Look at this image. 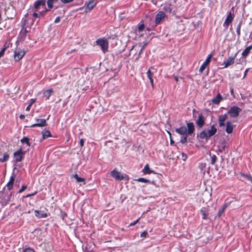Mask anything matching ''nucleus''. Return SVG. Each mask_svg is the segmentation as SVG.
<instances>
[{"instance_id": "f257e3e1", "label": "nucleus", "mask_w": 252, "mask_h": 252, "mask_svg": "<svg viewBox=\"0 0 252 252\" xmlns=\"http://www.w3.org/2000/svg\"><path fill=\"white\" fill-rule=\"evenodd\" d=\"M217 131V129L214 125L211 126V128L208 130H202L199 134H197V137L201 139H205L207 141L209 138L214 135Z\"/></svg>"}, {"instance_id": "f03ea898", "label": "nucleus", "mask_w": 252, "mask_h": 252, "mask_svg": "<svg viewBox=\"0 0 252 252\" xmlns=\"http://www.w3.org/2000/svg\"><path fill=\"white\" fill-rule=\"evenodd\" d=\"M5 188L3 190L0 191V203L2 206H5L10 200L12 192L9 194L4 191Z\"/></svg>"}, {"instance_id": "7ed1b4c3", "label": "nucleus", "mask_w": 252, "mask_h": 252, "mask_svg": "<svg viewBox=\"0 0 252 252\" xmlns=\"http://www.w3.org/2000/svg\"><path fill=\"white\" fill-rule=\"evenodd\" d=\"M241 111L242 109L238 106H233L227 111V114L230 115V117L235 118L239 116Z\"/></svg>"}, {"instance_id": "20e7f679", "label": "nucleus", "mask_w": 252, "mask_h": 252, "mask_svg": "<svg viewBox=\"0 0 252 252\" xmlns=\"http://www.w3.org/2000/svg\"><path fill=\"white\" fill-rule=\"evenodd\" d=\"M96 44L100 46L103 53H105L108 51V43L106 39L103 38L98 39L96 41Z\"/></svg>"}, {"instance_id": "39448f33", "label": "nucleus", "mask_w": 252, "mask_h": 252, "mask_svg": "<svg viewBox=\"0 0 252 252\" xmlns=\"http://www.w3.org/2000/svg\"><path fill=\"white\" fill-rule=\"evenodd\" d=\"M29 32V31H28L27 28H25V26H23L18 35V41L21 42H23L26 39V38L27 36V34Z\"/></svg>"}, {"instance_id": "423d86ee", "label": "nucleus", "mask_w": 252, "mask_h": 252, "mask_svg": "<svg viewBox=\"0 0 252 252\" xmlns=\"http://www.w3.org/2000/svg\"><path fill=\"white\" fill-rule=\"evenodd\" d=\"M25 152L23 151L22 148H20L17 151L14 153L13 156L15 158L14 161L19 162L22 160L24 157Z\"/></svg>"}, {"instance_id": "0eeeda50", "label": "nucleus", "mask_w": 252, "mask_h": 252, "mask_svg": "<svg viewBox=\"0 0 252 252\" xmlns=\"http://www.w3.org/2000/svg\"><path fill=\"white\" fill-rule=\"evenodd\" d=\"M35 121L36 122V123H35V124L31 125L30 127H43V126H47L46 120H45V119H35Z\"/></svg>"}, {"instance_id": "6e6552de", "label": "nucleus", "mask_w": 252, "mask_h": 252, "mask_svg": "<svg viewBox=\"0 0 252 252\" xmlns=\"http://www.w3.org/2000/svg\"><path fill=\"white\" fill-rule=\"evenodd\" d=\"M111 175L117 181H121L124 179V176L115 169L111 172Z\"/></svg>"}, {"instance_id": "1a4fd4ad", "label": "nucleus", "mask_w": 252, "mask_h": 252, "mask_svg": "<svg viewBox=\"0 0 252 252\" xmlns=\"http://www.w3.org/2000/svg\"><path fill=\"white\" fill-rule=\"evenodd\" d=\"M205 118L203 116L202 114H200L198 115V118L196 121V124L199 128H202L205 124Z\"/></svg>"}, {"instance_id": "9d476101", "label": "nucleus", "mask_w": 252, "mask_h": 252, "mask_svg": "<svg viewBox=\"0 0 252 252\" xmlns=\"http://www.w3.org/2000/svg\"><path fill=\"white\" fill-rule=\"evenodd\" d=\"M165 17V14L164 12L160 11L158 12L155 18V24L156 26L160 24L161 20Z\"/></svg>"}, {"instance_id": "9b49d317", "label": "nucleus", "mask_w": 252, "mask_h": 252, "mask_svg": "<svg viewBox=\"0 0 252 252\" xmlns=\"http://www.w3.org/2000/svg\"><path fill=\"white\" fill-rule=\"evenodd\" d=\"M25 52L24 50L19 51L15 50L14 52V58L16 62H18L25 55Z\"/></svg>"}, {"instance_id": "f8f14e48", "label": "nucleus", "mask_w": 252, "mask_h": 252, "mask_svg": "<svg viewBox=\"0 0 252 252\" xmlns=\"http://www.w3.org/2000/svg\"><path fill=\"white\" fill-rule=\"evenodd\" d=\"M46 0H37L34 2V8L36 11H37L40 8V6L45 7Z\"/></svg>"}, {"instance_id": "ddd939ff", "label": "nucleus", "mask_w": 252, "mask_h": 252, "mask_svg": "<svg viewBox=\"0 0 252 252\" xmlns=\"http://www.w3.org/2000/svg\"><path fill=\"white\" fill-rule=\"evenodd\" d=\"M96 4V3L94 0L86 2L84 5V6H86V12H89L92 10L95 6Z\"/></svg>"}, {"instance_id": "4468645a", "label": "nucleus", "mask_w": 252, "mask_h": 252, "mask_svg": "<svg viewBox=\"0 0 252 252\" xmlns=\"http://www.w3.org/2000/svg\"><path fill=\"white\" fill-rule=\"evenodd\" d=\"M212 57V55L211 54H209L208 55V56L207 57L205 61L200 66L199 70V72L202 73L203 71V70L205 69L206 66L210 63Z\"/></svg>"}, {"instance_id": "2eb2a0df", "label": "nucleus", "mask_w": 252, "mask_h": 252, "mask_svg": "<svg viewBox=\"0 0 252 252\" xmlns=\"http://www.w3.org/2000/svg\"><path fill=\"white\" fill-rule=\"evenodd\" d=\"M187 134L191 135L194 131V126L192 122L187 123Z\"/></svg>"}, {"instance_id": "dca6fc26", "label": "nucleus", "mask_w": 252, "mask_h": 252, "mask_svg": "<svg viewBox=\"0 0 252 252\" xmlns=\"http://www.w3.org/2000/svg\"><path fill=\"white\" fill-rule=\"evenodd\" d=\"M234 19V16L232 15L231 12H230L227 16V17L223 23V26H228L230 25Z\"/></svg>"}, {"instance_id": "f3484780", "label": "nucleus", "mask_w": 252, "mask_h": 252, "mask_svg": "<svg viewBox=\"0 0 252 252\" xmlns=\"http://www.w3.org/2000/svg\"><path fill=\"white\" fill-rule=\"evenodd\" d=\"M15 175L14 173H12V175L10 177L9 182L6 184V186L8 190H10L13 186L14 181L15 180Z\"/></svg>"}, {"instance_id": "a211bd4d", "label": "nucleus", "mask_w": 252, "mask_h": 252, "mask_svg": "<svg viewBox=\"0 0 252 252\" xmlns=\"http://www.w3.org/2000/svg\"><path fill=\"white\" fill-rule=\"evenodd\" d=\"M15 175L14 173H12V175L10 177L9 182L6 184V186L8 190H10L13 186L14 181L15 180Z\"/></svg>"}, {"instance_id": "6ab92c4d", "label": "nucleus", "mask_w": 252, "mask_h": 252, "mask_svg": "<svg viewBox=\"0 0 252 252\" xmlns=\"http://www.w3.org/2000/svg\"><path fill=\"white\" fill-rule=\"evenodd\" d=\"M35 216L38 218H45L48 216V214L43 211L35 210L34 211Z\"/></svg>"}, {"instance_id": "aec40b11", "label": "nucleus", "mask_w": 252, "mask_h": 252, "mask_svg": "<svg viewBox=\"0 0 252 252\" xmlns=\"http://www.w3.org/2000/svg\"><path fill=\"white\" fill-rule=\"evenodd\" d=\"M236 56V54L234 57H229L226 61L224 62V67H227L234 63Z\"/></svg>"}, {"instance_id": "412c9836", "label": "nucleus", "mask_w": 252, "mask_h": 252, "mask_svg": "<svg viewBox=\"0 0 252 252\" xmlns=\"http://www.w3.org/2000/svg\"><path fill=\"white\" fill-rule=\"evenodd\" d=\"M175 131L177 133L181 135H185L187 134V129L185 126H181L178 128H176Z\"/></svg>"}, {"instance_id": "4be33fe9", "label": "nucleus", "mask_w": 252, "mask_h": 252, "mask_svg": "<svg viewBox=\"0 0 252 252\" xmlns=\"http://www.w3.org/2000/svg\"><path fill=\"white\" fill-rule=\"evenodd\" d=\"M233 130V126L232 125L230 121H227L226 124L225 131L227 133L230 134L232 132Z\"/></svg>"}, {"instance_id": "5701e85b", "label": "nucleus", "mask_w": 252, "mask_h": 252, "mask_svg": "<svg viewBox=\"0 0 252 252\" xmlns=\"http://www.w3.org/2000/svg\"><path fill=\"white\" fill-rule=\"evenodd\" d=\"M142 172L144 174L156 173V172L154 170H153L150 168L148 164H147L145 165L144 168L142 170Z\"/></svg>"}, {"instance_id": "b1692460", "label": "nucleus", "mask_w": 252, "mask_h": 252, "mask_svg": "<svg viewBox=\"0 0 252 252\" xmlns=\"http://www.w3.org/2000/svg\"><path fill=\"white\" fill-rule=\"evenodd\" d=\"M222 98L220 94H218L217 96L212 99V102L214 104H219Z\"/></svg>"}, {"instance_id": "393cba45", "label": "nucleus", "mask_w": 252, "mask_h": 252, "mask_svg": "<svg viewBox=\"0 0 252 252\" xmlns=\"http://www.w3.org/2000/svg\"><path fill=\"white\" fill-rule=\"evenodd\" d=\"M252 49V45L247 47L242 52V55L243 57H246L250 53L251 50Z\"/></svg>"}, {"instance_id": "a878e982", "label": "nucleus", "mask_w": 252, "mask_h": 252, "mask_svg": "<svg viewBox=\"0 0 252 252\" xmlns=\"http://www.w3.org/2000/svg\"><path fill=\"white\" fill-rule=\"evenodd\" d=\"M42 139H44L52 136L50 132L48 130L44 129L42 131Z\"/></svg>"}, {"instance_id": "bb28decb", "label": "nucleus", "mask_w": 252, "mask_h": 252, "mask_svg": "<svg viewBox=\"0 0 252 252\" xmlns=\"http://www.w3.org/2000/svg\"><path fill=\"white\" fill-rule=\"evenodd\" d=\"M53 92V90L52 89H48L46 90L43 93L44 97H46V99H48L51 96L52 93Z\"/></svg>"}, {"instance_id": "cd10ccee", "label": "nucleus", "mask_w": 252, "mask_h": 252, "mask_svg": "<svg viewBox=\"0 0 252 252\" xmlns=\"http://www.w3.org/2000/svg\"><path fill=\"white\" fill-rule=\"evenodd\" d=\"M227 205L226 204H224L221 208H220L218 212L216 217H220L222 214L224 212L225 209L226 208Z\"/></svg>"}, {"instance_id": "c85d7f7f", "label": "nucleus", "mask_w": 252, "mask_h": 252, "mask_svg": "<svg viewBox=\"0 0 252 252\" xmlns=\"http://www.w3.org/2000/svg\"><path fill=\"white\" fill-rule=\"evenodd\" d=\"M58 1V0H47V3L49 9H52L53 7L54 4L57 3Z\"/></svg>"}, {"instance_id": "c756f323", "label": "nucleus", "mask_w": 252, "mask_h": 252, "mask_svg": "<svg viewBox=\"0 0 252 252\" xmlns=\"http://www.w3.org/2000/svg\"><path fill=\"white\" fill-rule=\"evenodd\" d=\"M219 151L220 152H222L225 150V147H226V141L225 140H223L222 142H221L220 145L219 146Z\"/></svg>"}, {"instance_id": "7c9ffc66", "label": "nucleus", "mask_w": 252, "mask_h": 252, "mask_svg": "<svg viewBox=\"0 0 252 252\" xmlns=\"http://www.w3.org/2000/svg\"><path fill=\"white\" fill-rule=\"evenodd\" d=\"M73 176L76 180L78 183L83 182L84 184H86L85 179L84 178L79 177L77 174H74Z\"/></svg>"}, {"instance_id": "2f4dec72", "label": "nucleus", "mask_w": 252, "mask_h": 252, "mask_svg": "<svg viewBox=\"0 0 252 252\" xmlns=\"http://www.w3.org/2000/svg\"><path fill=\"white\" fill-rule=\"evenodd\" d=\"M9 158V155L8 153H5L3 155V157L2 158H0V162H4L6 161H7Z\"/></svg>"}, {"instance_id": "473e14b6", "label": "nucleus", "mask_w": 252, "mask_h": 252, "mask_svg": "<svg viewBox=\"0 0 252 252\" xmlns=\"http://www.w3.org/2000/svg\"><path fill=\"white\" fill-rule=\"evenodd\" d=\"M242 23H243V21H242V20H241L240 21L239 24L237 26L236 32H237V34L238 36H240V35L241 34V27L242 25Z\"/></svg>"}, {"instance_id": "72a5a7b5", "label": "nucleus", "mask_w": 252, "mask_h": 252, "mask_svg": "<svg viewBox=\"0 0 252 252\" xmlns=\"http://www.w3.org/2000/svg\"><path fill=\"white\" fill-rule=\"evenodd\" d=\"M240 175L242 177L246 178L247 180L252 183V177L250 175H248L247 174H245L243 173H240Z\"/></svg>"}, {"instance_id": "f704fd0d", "label": "nucleus", "mask_w": 252, "mask_h": 252, "mask_svg": "<svg viewBox=\"0 0 252 252\" xmlns=\"http://www.w3.org/2000/svg\"><path fill=\"white\" fill-rule=\"evenodd\" d=\"M225 121V120L224 119H223L222 118H221V117L219 116L218 121H219V126L220 127L224 126H225V124L224 123Z\"/></svg>"}, {"instance_id": "c9c22d12", "label": "nucleus", "mask_w": 252, "mask_h": 252, "mask_svg": "<svg viewBox=\"0 0 252 252\" xmlns=\"http://www.w3.org/2000/svg\"><path fill=\"white\" fill-rule=\"evenodd\" d=\"M21 142L22 143H26L27 145V146H30V145H31V144L29 142V139L27 137H24L21 140Z\"/></svg>"}, {"instance_id": "e433bc0d", "label": "nucleus", "mask_w": 252, "mask_h": 252, "mask_svg": "<svg viewBox=\"0 0 252 252\" xmlns=\"http://www.w3.org/2000/svg\"><path fill=\"white\" fill-rule=\"evenodd\" d=\"M200 213L202 216V219L205 220L206 219V208H203L200 210Z\"/></svg>"}, {"instance_id": "4c0bfd02", "label": "nucleus", "mask_w": 252, "mask_h": 252, "mask_svg": "<svg viewBox=\"0 0 252 252\" xmlns=\"http://www.w3.org/2000/svg\"><path fill=\"white\" fill-rule=\"evenodd\" d=\"M210 156H211V164L213 165L215 163L217 158V157L216 156V155H210Z\"/></svg>"}, {"instance_id": "58836bf2", "label": "nucleus", "mask_w": 252, "mask_h": 252, "mask_svg": "<svg viewBox=\"0 0 252 252\" xmlns=\"http://www.w3.org/2000/svg\"><path fill=\"white\" fill-rule=\"evenodd\" d=\"M164 10L166 12L171 13L172 12V8L170 5H166L164 7Z\"/></svg>"}, {"instance_id": "ea45409f", "label": "nucleus", "mask_w": 252, "mask_h": 252, "mask_svg": "<svg viewBox=\"0 0 252 252\" xmlns=\"http://www.w3.org/2000/svg\"><path fill=\"white\" fill-rule=\"evenodd\" d=\"M22 252H35V251L32 248L26 247L23 249Z\"/></svg>"}, {"instance_id": "a19ab883", "label": "nucleus", "mask_w": 252, "mask_h": 252, "mask_svg": "<svg viewBox=\"0 0 252 252\" xmlns=\"http://www.w3.org/2000/svg\"><path fill=\"white\" fill-rule=\"evenodd\" d=\"M136 181L140 182H144V183H150V181L144 178H139L136 180Z\"/></svg>"}, {"instance_id": "79ce46f5", "label": "nucleus", "mask_w": 252, "mask_h": 252, "mask_svg": "<svg viewBox=\"0 0 252 252\" xmlns=\"http://www.w3.org/2000/svg\"><path fill=\"white\" fill-rule=\"evenodd\" d=\"M180 142L183 144L186 143L187 142V134L185 135L184 136L182 137Z\"/></svg>"}, {"instance_id": "37998d69", "label": "nucleus", "mask_w": 252, "mask_h": 252, "mask_svg": "<svg viewBox=\"0 0 252 252\" xmlns=\"http://www.w3.org/2000/svg\"><path fill=\"white\" fill-rule=\"evenodd\" d=\"M27 189V186L23 185L21 187V188L18 190L17 193H21Z\"/></svg>"}, {"instance_id": "c03bdc74", "label": "nucleus", "mask_w": 252, "mask_h": 252, "mask_svg": "<svg viewBox=\"0 0 252 252\" xmlns=\"http://www.w3.org/2000/svg\"><path fill=\"white\" fill-rule=\"evenodd\" d=\"M147 75L149 79L152 78L153 74L150 69L147 71Z\"/></svg>"}, {"instance_id": "a18cd8bd", "label": "nucleus", "mask_w": 252, "mask_h": 252, "mask_svg": "<svg viewBox=\"0 0 252 252\" xmlns=\"http://www.w3.org/2000/svg\"><path fill=\"white\" fill-rule=\"evenodd\" d=\"M148 234V232L147 231H144L143 232L141 233L140 235V237L141 238H145Z\"/></svg>"}, {"instance_id": "49530a36", "label": "nucleus", "mask_w": 252, "mask_h": 252, "mask_svg": "<svg viewBox=\"0 0 252 252\" xmlns=\"http://www.w3.org/2000/svg\"><path fill=\"white\" fill-rule=\"evenodd\" d=\"M61 1L63 4H66L73 1L74 0H60Z\"/></svg>"}, {"instance_id": "de8ad7c7", "label": "nucleus", "mask_w": 252, "mask_h": 252, "mask_svg": "<svg viewBox=\"0 0 252 252\" xmlns=\"http://www.w3.org/2000/svg\"><path fill=\"white\" fill-rule=\"evenodd\" d=\"M144 28H145V26H144V25L143 24H141V25L139 26V27H138V31L139 32H141V31H142L144 30Z\"/></svg>"}, {"instance_id": "09e8293b", "label": "nucleus", "mask_w": 252, "mask_h": 252, "mask_svg": "<svg viewBox=\"0 0 252 252\" xmlns=\"http://www.w3.org/2000/svg\"><path fill=\"white\" fill-rule=\"evenodd\" d=\"M32 16L34 18H40L39 13H37L36 11H35L32 14Z\"/></svg>"}, {"instance_id": "8fccbe9b", "label": "nucleus", "mask_w": 252, "mask_h": 252, "mask_svg": "<svg viewBox=\"0 0 252 252\" xmlns=\"http://www.w3.org/2000/svg\"><path fill=\"white\" fill-rule=\"evenodd\" d=\"M187 158H188V156H187V154H186L184 153H182V158L183 160H184V161L186 160L187 159Z\"/></svg>"}, {"instance_id": "3c124183", "label": "nucleus", "mask_w": 252, "mask_h": 252, "mask_svg": "<svg viewBox=\"0 0 252 252\" xmlns=\"http://www.w3.org/2000/svg\"><path fill=\"white\" fill-rule=\"evenodd\" d=\"M140 219V218H139L138 219H137L136 220H135V221H134L133 222L130 223L129 224V226H133V225H135L139 221Z\"/></svg>"}, {"instance_id": "603ef678", "label": "nucleus", "mask_w": 252, "mask_h": 252, "mask_svg": "<svg viewBox=\"0 0 252 252\" xmlns=\"http://www.w3.org/2000/svg\"><path fill=\"white\" fill-rule=\"evenodd\" d=\"M36 193H37V191H35V192H34L33 193H30V194H27V195L25 196V197H26V198L30 197H31V196H33V195H35Z\"/></svg>"}, {"instance_id": "864d4df0", "label": "nucleus", "mask_w": 252, "mask_h": 252, "mask_svg": "<svg viewBox=\"0 0 252 252\" xmlns=\"http://www.w3.org/2000/svg\"><path fill=\"white\" fill-rule=\"evenodd\" d=\"M168 133L170 135V144L171 145H174V141L173 140V139H172L171 138V133L169 131H168Z\"/></svg>"}, {"instance_id": "5fc2aeb1", "label": "nucleus", "mask_w": 252, "mask_h": 252, "mask_svg": "<svg viewBox=\"0 0 252 252\" xmlns=\"http://www.w3.org/2000/svg\"><path fill=\"white\" fill-rule=\"evenodd\" d=\"M79 143H80L81 147H83L84 144V140L83 139H81L80 140Z\"/></svg>"}, {"instance_id": "6e6d98bb", "label": "nucleus", "mask_w": 252, "mask_h": 252, "mask_svg": "<svg viewBox=\"0 0 252 252\" xmlns=\"http://www.w3.org/2000/svg\"><path fill=\"white\" fill-rule=\"evenodd\" d=\"M227 113L226 114H225L223 115H220V117L224 119L225 120H226L227 118Z\"/></svg>"}, {"instance_id": "4d7b16f0", "label": "nucleus", "mask_w": 252, "mask_h": 252, "mask_svg": "<svg viewBox=\"0 0 252 252\" xmlns=\"http://www.w3.org/2000/svg\"><path fill=\"white\" fill-rule=\"evenodd\" d=\"M227 113L226 114H225L223 115H220V117L224 119L225 120H226L227 118Z\"/></svg>"}, {"instance_id": "13d9d810", "label": "nucleus", "mask_w": 252, "mask_h": 252, "mask_svg": "<svg viewBox=\"0 0 252 252\" xmlns=\"http://www.w3.org/2000/svg\"><path fill=\"white\" fill-rule=\"evenodd\" d=\"M39 17L40 18L41 17L44 16L45 15V13H44V11H40L39 13Z\"/></svg>"}, {"instance_id": "bf43d9fd", "label": "nucleus", "mask_w": 252, "mask_h": 252, "mask_svg": "<svg viewBox=\"0 0 252 252\" xmlns=\"http://www.w3.org/2000/svg\"><path fill=\"white\" fill-rule=\"evenodd\" d=\"M60 19H60V17L59 16H58V17H57L55 19V21H54V22H55V23H59V22L60 21Z\"/></svg>"}, {"instance_id": "052dcab7", "label": "nucleus", "mask_w": 252, "mask_h": 252, "mask_svg": "<svg viewBox=\"0 0 252 252\" xmlns=\"http://www.w3.org/2000/svg\"><path fill=\"white\" fill-rule=\"evenodd\" d=\"M147 44H148V42H143V45L142 46L141 48H142L143 49H144Z\"/></svg>"}, {"instance_id": "680f3d73", "label": "nucleus", "mask_w": 252, "mask_h": 252, "mask_svg": "<svg viewBox=\"0 0 252 252\" xmlns=\"http://www.w3.org/2000/svg\"><path fill=\"white\" fill-rule=\"evenodd\" d=\"M230 93H231V94L232 95V96H234V90H233V88H230Z\"/></svg>"}, {"instance_id": "e2e57ef3", "label": "nucleus", "mask_w": 252, "mask_h": 252, "mask_svg": "<svg viewBox=\"0 0 252 252\" xmlns=\"http://www.w3.org/2000/svg\"><path fill=\"white\" fill-rule=\"evenodd\" d=\"M31 106H32V104H29L28 105V106L26 107V111H30Z\"/></svg>"}, {"instance_id": "0e129e2a", "label": "nucleus", "mask_w": 252, "mask_h": 252, "mask_svg": "<svg viewBox=\"0 0 252 252\" xmlns=\"http://www.w3.org/2000/svg\"><path fill=\"white\" fill-rule=\"evenodd\" d=\"M150 80V83L151 84V85L152 86V87H154V83H153V77L152 78H149V79Z\"/></svg>"}, {"instance_id": "69168bd1", "label": "nucleus", "mask_w": 252, "mask_h": 252, "mask_svg": "<svg viewBox=\"0 0 252 252\" xmlns=\"http://www.w3.org/2000/svg\"><path fill=\"white\" fill-rule=\"evenodd\" d=\"M249 68H247V69L245 71V72H244V78H245V77L246 76V75H247V73H248V72L249 71Z\"/></svg>"}, {"instance_id": "338daca9", "label": "nucleus", "mask_w": 252, "mask_h": 252, "mask_svg": "<svg viewBox=\"0 0 252 252\" xmlns=\"http://www.w3.org/2000/svg\"><path fill=\"white\" fill-rule=\"evenodd\" d=\"M151 2L154 5H157V0H151Z\"/></svg>"}, {"instance_id": "774afa93", "label": "nucleus", "mask_w": 252, "mask_h": 252, "mask_svg": "<svg viewBox=\"0 0 252 252\" xmlns=\"http://www.w3.org/2000/svg\"><path fill=\"white\" fill-rule=\"evenodd\" d=\"M25 116L23 114H21L19 116V118L21 120H23L25 118Z\"/></svg>"}]
</instances>
